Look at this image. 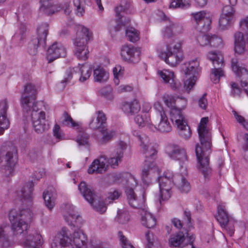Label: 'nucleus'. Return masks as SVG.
I'll use <instances>...</instances> for the list:
<instances>
[{
    "instance_id": "nucleus-1",
    "label": "nucleus",
    "mask_w": 248,
    "mask_h": 248,
    "mask_svg": "<svg viewBox=\"0 0 248 248\" xmlns=\"http://www.w3.org/2000/svg\"><path fill=\"white\" fill-rule=\"evenodd\" d=\"M37 90L35 86L31 83L27 84L22 94L21 103L23 109L31 112V122L33 128L38 134L42 133L48 128L46 124V113L39 111V103L35 101Z\"/></svg>"
},
{
    "instance_id": "nucleus-2",
    "label": "nucleus",
    "mask_w": 248,
    "mask_h": 248,
    "mask_svg": "<svg viewBox=\"0 0 248 248\" xmlns=\"http://www.w3.org/2000/svg\"><path fill=\"white\" fill-rule=\"evenodd\" d=\"M208 117L202 118L198 126V134L200 144L196 146V154L198 159V167L201 170H208L209 166V154L211 147V135L207 127Z\"/></svg>"
},
{
    "instance_id": "nucleus-3",
    "label": "nucleus",
    "mask_w": 248,
    "mask_h": 248,
    "mask_svg": "<svg viewBox=\"0 0 248 248\" xmlns=\"http://www.w3.org/2000/svg\"><path fill=\"white\" fill-rule=\"evenodd\" d=\"M87 242V236L82 230L75 231L71 234L63 228L54 239L51 248H86Z\"/></svg>"
},
{
    "instance_id": "nucleus-4",
    "label": "nucleus",
    "mask_w": 248,
    "mask_h": 248,
    "mask_svg": "<svg viewBox=\"0 0 248 248\" xmlns=\"http://www.w3.org/2000/svg\"><path fill=\"white\" fill-rule=\"evenodd\" d=\"M33 217V212L30 208L11 210L8 217L14 235L23 236L29 228V223Z\"/></svg>"
},
{
    "instance_id": "nucleus-5",
    "label": "nucleus",
    "mask_w": 248,
    "mask_h": 248,
    "mask_svg": "<svg viewBox=\"0 0 248 248\" xmlns=\"http://www.w3.org/2000/svg\"><path fill=\"white\" fill-rule=\"evenodd\" d=\"M92 37V33L88 28L82 26L78 27L74 45L75 55L79 60H86L88 58L89 51L87 43Z\"/></svg>"
},
{
    "instance_id": "nucleus-6",
    "label": "nucleus",
    "mask_w": 248,
    "mask_h": 248,
    "mask_svg": "<svg viewBox=\"0 0 248 248\" xmlns=\"http://www.w3.org/2000/svg\"><path fill=\"white\" fill-rule=\"evenodd\" d=\"M0 166L6 170H13L17 161V151L12 144H6L2 147Z\"/></svg>"
},
{
    "instance_id": "nucleus-7",
    "label": "nucleus",
    "mask_w": 248,
    "mask_h": 248,
    "mask_svg": "<svg viewBox=\"0 0 248 248\" xmlns=\"http://www.w3.org/2000/svg\"><path fill=\"white\" fill-rule=\"evenodd\" d=\"M144 140L143 143L140 144L141 152L145 158L142 165V170H158V168L154 162L157 155V150L150 143L149 139L145 138Z\"/></svg>"
},
{
    "instance_id": "nucleus-8",
    "label": "nucleus",
    "mask_w": 248,
    "mask_h": 248,
    "mask_svg": "<svg viewBox=\"0 0 248 248\" xmlns=\"http://www.w3.org/2000/svg\"><path fill=\"white\" fill-rule=\"evenodd\" d=\"M185 66L184 72L186 78L184 81V88L189 93L195 85L201 69L199 68V62L197 60L185 63Z\"/></svg>"
},
{
    "instance_id": "nucleus-9",
    "label": "nucleus",
    "mask_w": 248,
    "mask_h": 248,
    "mask_svg": "<svg viewBox=\"0 0 248 248\" xmlns=\"http://www.w3.org/2000/svg\"><path fill=\"white\" fill-rule=\"evenodd\" d=\"M170 115L171 121L177 126L179 135L185 140L189 139L192 133L184 115L179 110L174 109L170 112Z\"/></svg>"
},
{
    "instance_id": "nucleus-10",
    "label": "nucleus",
    "mask_w": 248,
    "mask_h": 248,
    "mask_svg": "<svg viewBox=\"0 0 248 248\" xmlns=\"http://www.w3.org/2000/svg\"><path fill=\"white\" fill-rule=\"evenodd\" d=\"M78 190L84 199L93 207V208L101 213H104L107 207L103 202L96 203L94 201L95 194L93 190L88 186L84 182H81L78 185Z\"/></svg>"
},
{
    "instance_id": "nucleus-11",
    "label": "nucleus",
    "mask_w": 248,
    "mask_h": 248,
    "mask_svg": "<svg viewBox=\"0 0 248 248\" xmlns=\"http://www.w3.org/2000/svg\"><path fill=\"white\" fill-rule=\"evenodd\" d=\"M34 183L30 181L25 184L20 189L15 193L16 200L19 201L23 205L31 208L33 203Z\"/></svg>"
},
{
    "instance_id": "nucleus-12",
    "label": "nucleus",
    "mask_w": 248,
    "mask_h": 248,
    "mask_svg": "<svg viewBox=\"0 0 248 248\" xmlns=\"http://www.w3.org/2000/svg\"><path fill=\"white\" fill-rule=\"evenodd\" d=\"M122 160L121 158L115 155V156L107 160L104 156H101L95 159L90 166L88 170H106L109 169H115L119 163Z\"/></svg>"
},
{
    "instance_id": "nucleus-13",
    "label": "nucleus",
    "mask_w": 248,
    "mask_h": 248,
    "mask_svg": "<svg viewBox=\"0 0 248 248\" xmlns=\"http://www.w3.org/2000/svg\"><path fill=\"white\" fill-rule=\"evenodd\" d=\"M216 218L221 227L227 230L231 236L232 235L234 231L233 221L229 216L224 203L220 202L218 204Z\"/></svg>"
},
{
    "instance_id": "nucleus-14",
    "label": "nucleus",
    "mask_w": 248,
    "mask_h": 248,
    "mask_svg": "<svg viewBox=\"0 0 248 248\" xmlns=\"http://www.w3.org/2000/svg\"><path fill=\"white\" fill-rule=\"evenodd\" d=\"M237 0H229L230 5L223 7L219 20V25L222 30H225L230 26L234 19L235 10L234 6Z\"/></svg>"
},
{
    "instance_id": "nucleus-15",
    "label": "nucleus",
    "mask_w": 248,
    "mask_h": 248,
    "mask_svg": "<svg viewBox=\"0 0 248 248\" xmlns=\"http://www.w3.org/2000/svg\"><path fill=\"white\" fill-rule=\"evenodd\" d=\"M167 151L171 158L179 161L180 170H187L185 162L187 161V155L186 151L180 149L178 145L170 144L168 146Z\"/></svg>"
},
{
    "instance_id": "nucleus-16",
    "label": "nucleus",
    "mask_w": 248,
    "mask_h": 248,
    "mask_svg": "<svg viewBox=\"0 0 248 248\" xmlns=\"http://www.w3.org/2000/svg\"><path fill=\"white\" fill-rule=\"evenodd\" d=\"M174 53H170L166 51H161L159 56L171 66H175L181 62L184 58L183 53L180 51V46L176 44L173 46Z\"/></svg>"
},
{
    "instance_id": "nucleus-17",
    "label": "nucleus",
    "mask_w": 248,
    "mask_h": 248,
    "mask_svg": "<svg viewBox=\"0 0 248 248\" xmlns=\"http://www.w3.org/2000/svg\"><path fill=\"white\" fill-rule=\"evenodd\" d=\"M232 68L236 76L241 79V87L248 95V70L245 67L239 66L235 58L232 59Z\"/></svg>"
},
{
    "instance_id": "nucleus-18",
    "label": "nucleus",
    "mask_w": 248,
    "mask_h": 248,
    "mask_svg": "<svg viewBox=\"0 0 248 248\" xmlns=\"http://www.w3.org/2000/svg\"><path fill=\"white\" fill-rule=\"evenodd\" d=\"M66 55V49L61 43L55 42L47 49V59L49 62L60 57H64Z\"/></svg>"
},
{
    "instance_id": "nucleus-19",
    "label": "nucleus",
    "mask_w": 248,
    "mask_h": 248,
    "mask_svg": "<svg viewBox=\"0 0 248 248\" xmlns=\"http://www.w3.org/2000/svg\"><path fill=\"white\" fill-rule=\"evenodd\" d=\"M140 54V49L131 45L124 46L121 48V56L124 60L126 61L132 62H138Z\"/></svg>"
},
{
    "instance_id": "nucleus-20",
    "label": "nucleus",
    "mask_w": 248,
    "mask_h": 248,
    "mask_svg": "<svg viewBox=\"0 0 248 248\" xmlns=\"http://www.w3.org/2000/svg\"><path fill=\"white\" fill-rule=\"evenodd\" d=\"M192 16L198 25V29L202 32H206L210 29L211 20L205 11H200L193 13Z\"/></svg>"
},
{
    "instance_id": "nucleus-21",
    "label": "nucleus",
    "mask_w": 248,
    "mask_h": 248,
    "mask_svg": "<svg viewBox=\"0 0 248 248\" xmlns=\"http://www.w3.org/2000/svg\"><path fill=\"white\" fill-rule=\"evenodd\" d=\"M125 193L128 203L131 207L140 208L143 206L145 200L142 195L137 196L131 188H127L125 189Z\"/></svg>"
},
{
    "instance_id": "nucleus-22",
    "label": "nucleus",
    "mask_w": 248,
    "mask_h": 248,
    "mask_svg": "<svg viewBox=\"0 0 248 248\" xmlns=\"http://www.w3.org/2000/svg\"><path fill=\"white\" fill-rule=\"evenodd\" d=\"M141 107L139 101L136 99L124 101L122 104V109L124 112L127 116L134 115L138 113Z\"/></svg>"
},
{
    "instance_id": "nucleus-23",
    "label": "nucleus",
    "mask_w": 248,
    "mask_h": 248,
    "mask_svg": "<svg viewBox=\"0 0 248 248\" xmlns=\"http://www.w3.org/2000/svg\"><path fill=\"white\" fill-rule=\"evenodd\" d=\"M158 74L162 78L163 81L169 84V86L173 90L178 89L180 86L179 83H177L175 80L173 72L164 69L158 71Z\"/></svg>"
},
{
    "instance_id": "nucleus-24",
    "label": "nucleus",
    "mask_w": 248,
    "mask_h": 248,
    "mask_svg": "<svg viewBox=\"0 0 248 248\" xmlns=\"http://www.w3.org/2000/svg\"><path fill=\"white\" fill-rule=\"evenodd\" d=\"M8 108V103L6 100L0 102V135L9 128L10 123L7 118L6 111Z\"/></svg>"
},
{
    "instance_id": "nucleus-25",
    "label": "nucleus",
    "mask_w": 248,
    "mask_h": 248,
    "mask_svg": "<svg viewBox=\"0 0 248 248\" xmlns=\"http://www.w3.org/2000/svg\"><path fill=\"white\" fill-rule=\"evenodd\" d=\"M158 182L159 187H168L171 188L173 185L174 176L171 171H159Z\"/></svg>"
},
{
    "instance_id": "nucleus-26",
    "label": "nucleus",
    "mask_w": 248,
    "mask_h": 248,
    "mask_svg": "<svg viewBox=\"0 0 248 248\" xmlns=\"http://www.w3.org/2000/svg\"><path fill=\"white\" fill-rule=\"evenodd\" d=\"M186 237L182 232L171 235L169 239L168 244L170 247L182 248L187 246L189 243L185 242Z\"/></svg>"
},
{
    "instance_id": "nucleus-27",
    "label": "nucleus",
    "mask_w": 248,
    "mask_h": 248,
    "mask_svg": "<svg viewBox=\"0 0 248 248\" xmlns=\"http://www.w3.org/2000/svg\"><path fill=\"white\" fill-rule=\"evenodd\" d=\"M173 181L174 184L181 192L187 193L191 190L190 183L184 175L178 174L174 176Z\"/></svg>"
},
{
    "instance_id": "nucleus-28",
    "label": "nucleus",
    "mask_w": 248,
    "mask_h": 248,
    "mask_svg": "<svg viewBox=\"0 0 248 248\" xmlns=\"http://www.w3.org/2000/svg\"><path fill=\"white\" fill-rule=\"evenodd\" d=\"M134 121L139 127H147L152 131H154L155 126L152 124L149 113H142L137 115L134 118Z\"/></svg>"
},
{
    "instance_id": "nucleus-29",
    "label": "nucleus",
    "mask_w": 248,
    "mask_h": 248,
    "mask_svg": "<svg viewBox=\"0 0 248 248\" xmlns=\"http://www.w3.org/2000/svg\"><path fill=\"white\" fill-rule=\"evenodd\" d=\"M43 241L42 236L38 233L29 235L24 242L26 248H41Z\"/></svg>"
},
{
    "instance_id": "nucleus-30",
    "label": "nucleus",
    "mask_w": 248,
    "mask_h": 248,
    "mask_svg": "<svg viewBox=\"0 0 248 248\" xmlns=\"http://www.w3.org/2000/svg\"><path fill=\"white\" fill-rule=\"evenodd\" d=\"M64 210V217L65 221L69 225L74 226V222L80 218V217L76 214L75 207L73 205L67 203L65 205Z\"/></svg>"
},
{
    "instance_id": "nucleus-31",
    "label": "nucleus",
    "mask_w": 248,
    "mask_h": 248,
    "mask_svg": "<svg viewBox=\"0 0 248 248\" xmlns=\"http://www.w3.org/2000/svg\"><path fill=\"white\" fill-rule=\"evenodd\" d=\"M235 52L238 55L244 54L247 52L243 33L237 31L234 34Z\"/></svg>"
},
{
    "instance_id": "nucleus-32",
    "label": "nucleus",
    "mask_w": 248,
    "mask_h": 248,
    "mask_svg": "<svg viewBox=\"0 0 248 248\" xmlns=\"http://www.w3.org/2000/svg\"><path fill=\"white\" fill-rule=\"evenodd\" d=\"M141 216V223L144 226L152 228L156 225V219L151 213L141 209L140 211Z\"/></svg>"
},
{
    "instance_id": "nucleus-33",
    "label": "nucleus",
    "mask_w": 248,
    "mask_h": 248,
    "mask_svg": "<svg viewBox=\"0 0 248 248\" xmlns=\"http://www.w3.org/2000/svg\"><path fill=\"white\" fill-rule=\"evenodd\" d=\"M107 118L105 114L102 111L97 112V116L93 118L89 124L90 127L93 130L101 129L105 126Z\"/></svg>"
},
{
    "instance_id": "nucleus-34",
    "label": "nucleus",
    "mask_w": 248,
    "mask_h": 248,
    "mask_svg": "<svg viewBox=\"0 0 248 248\" xmlns=\"http://www.w3.org/2000/svg\"><path fill=\"white\" fill-rule=\"evenodd\" d=\"M207 57L214 67H222L224 65L223 56L219 51H211L208 53Z\"/></svg>"
},
{
    "instance_id": "nucleus-35",
    "label": "nucleus",
    "mask_w": 248,
    "mask_h": 248,
    "mask_svg": "<svg viewBox=\"0 0 248 248\" xmlns=\"http://www.w3.org/2000/svg\"><path fill=\"white\" fill-rule=\"evenodd\" d=\"M101 134V137L98 141L101 144H105L112 140L115 136V131L109 128H107L105 126L99 130Z\"/></svg>"
},
{
    "instance_id": "nucleus-36",
    "label": "nucleus",
    "mask_w": 248,
    "mask_h": 248,
    "mask_svg": "<svg viewBox=\"0 0 248 248\" xmlns=\"http://www.w3.org/2000/svg\"><path fill=\"white\" fill-rule=\"evenodd\" d=\"M43 198L46 206L49 210H51L55 205L56 194L54 189H53L52 190L50 189V191L48 190L44 191Z\"/></svg>"
},
{
    "instance_id": "nucleus-37",
    "label": "nucleus",
    "mask_w": 248,
    "mask_h": 248,
    "mask_svg": "<svg viewBox=\"0 0 248 248\" xmlns=\"http://www.w3.org/2000/svg\"><path fill=\"white\" fill-rule=\"evenodd\" d=\"M115 11L116 13V16L119 19H120L122 17L121 13H132L133 11V8L130 2L124 1V2H122L120 5L116 7Z\"/></svg>"
},
{
    "instance_id": "nucleus-38",
    "label": "nucleus",
    "mask_w": 248,
    "mask_h": 248,
    "mask_svg": "<svg viewBox=\"0 0 248 248\" xmlns=\"http://www.w3.org/2000/svg\"><path fill=\"white\" fill-rule=\"evenodd\" d=\"M160 118V122L157 124V127L155 126V129H157L161 133H169L171 131L172 127L168 120L167 115H161L159 117Z\"/></svg>"
},
{
    "instance_id": "nucleus-39",
    "label": "nucleus",
    "mask_w": 248,
    "mask_h": 248,
    "mask_svg": "<svg viewBox=\"0 0 248 248\" xmlns=\"http://www.w3.org/2000/svg\"><path fill=\"white\" fill-rule=\"evenodd\" d=\"M93 77L95 81L104 83L108 79L109 74L103 68L98 66L94 70Z\"/></svg>"
},
{
    "instance_id": "nucleus-40",
    "label": "nucleus",
    "mask_w": 248,
    "mask_h": 248,
    "mask_svg": "<svg viewBox=\"0 0 248 248\" xmlns=\"http://www.w3.org/2000/svg\"><path fill=\"white\" fill-rule=\"evenodd\" d=\"M48 33V24L43 23L39 25L37 30V36L36 37L44 44L46 43V36Z\"/></svg>"
},
{
    "instance_id": "nucleus-41",
    "label": "nucleus",
    "mask_w": 248,
    "mask_h": 248,
    "mask_svg": "<svg viewBox=\"0 0 248 248\" xmlns=\"http://www.w3.org/2000/svg\"><path fill=\"white\" fill-rule=\"evenodd\" d=\"M8 231L9 227L6 225L0 226V242L3 247H8L10 246Z\"/></svg>"
},
{
    "instance_id": "nucleus-42",
    "label": "nucleus",
    "mask_w": 248,
    "mask_h": 248,
    "mask_svg": "<svg viewBox=\"0 0 248 248\" xmlns=\"http://www.w3.org/2000/svg\"><path fill=\"white\" fill-rule=\"evenodd\" d=\"M79 70L80 72V77L79 79L80 82H84L91 76L92 69L90 65L85 64L80 66Z\"/></svg>"
},
{
    "instance_id": "nucleus-43",
    "label": "nucleus",
    "mask_w": 248,
    "mask_h": 248,
    "mask_svg": "<svg viewBox=\"0 0 248 248\" xmlns=\"http://www.w3.org/2000/svg\"><path fill=\"white\" fill-rule=\"evenodd\" d=\"M76 141L80 148H88L90 146L89 136L86 133L83 132L79 134Z\"/></svg>"
},
{
    "instance_id": "nucleus-44",
    "label": "nucleus",
    "mask_w": 248,
    "mask_h": 248,
    "mask_svg": "<svg viewBox=\"0 0 248 248\" xmlns=\"http://www.w3.org/2000/svg\"><path fill=\"white\" fill-rule=\"evenodd\" d=\"M45 44L44 43L41 42V41L38 38L36 37L33 38L28 44V52L31 55H35L37 53V48L39 46L44 45Z\"/></svg>"
},
{
    "instance_id": "nucleus-45",
    "label": "nucleus",
    "mask_w": 248,
    "mask_h": 248,
    "mask_svg": "<svg viewBox=\"0 0 248 248\" xmlns=\"http://www.w3.org/2000/svg\"><path fill=\"white\" fill-rule=\"evenodd\" d=\"M223 76H224V72L222 67H214L211 70L210 78L214 83H218L220 78Z\"/></svg>"
},
{
    "instance_id": "nucleus-46",
    "label": "nucleus",
    "mask_w": 248,
    "mask_h": 248,
    "mask_svg": "<svg viewBox=\"0 0 248 248\" xmlns=\"http://www.w3.org/2000/svg\"><path fill=\"white\" fill-rule=\"evenodd\" d=\"M139 32L133 27H129L125 30L126 36L130 42H135L140 39Z\"/></svg>"
},
{
    "instance_id": "nucleus-47",
    "label": "nucleus",
    "mask_w": 248,
    "mask_h": 248,
    "mask_svg": "<svg viewBox=\"0 0 248 248\" xmlns=\"http://www.w3.org/2000/svg\"><path fill=\"white\" fill-rule=\"evenodd\" d=\"M130 219L129 215L125 210L119 209L115 220L120 224H126Z\"/></svg>"
},
{
    "instance_id": "nucleus-48",
    "label": "nucleus",
    "mask_w": 248,
    "mask_h": 248,
    "mask_svg": "<svg viewBox=\"0 0 248 248\" xmlns=\"http://www.w3.org/2000/svg\"><path fill=\"white\" fill-rule=\"evenodd\" d=\"M128 147V144L122 140L118 141L115 147V155L118 156V158H122L124 156V153Z\"/></svg>"
},
{
    "instance_id": "nucleus-49",
    "label": "nucleus",
    "mask_w": 248,
    "mask_h": 248,
    "mask_svg": "<svg viewBox=\"0 0 248 248\" xmlns=\"http://www.w3.org/2000/svg\"><path fill=\"white\" fill-rule=\"evenodd\" d=\"M176 98L177 96L166 93L163 96V100L164 103L172 110V108H175Z\"/></svg>"
},
{
    "instance_id": "nucleus-50",
    "label": "nucleus",
    "mask_w": 248,
    "mask_h": 248,
    "mask_svg": "<svg viewBox=\"0 0 248 248\" xmlns=\"http://www.w3.org/2000/svg\"><path fill=\"white\" fill-rule=\"evenodd\" d=\"M73 2L77 15L82 16L85 13V4L83 1L82 0H73Z\"/></svg>"
},
{
    "instance_id": "nucleus-51",
    "label": "nucleus",
    "mask_w": 248,
    "mask_h": 248,
    "mask_svg": "<svg viewBox=\"0 0 248 248\" xmlns=\"http://www.w3.org/2000/svg\"><path fill=\"white\" fill-rule=\"evenodd\" d=\"M190 5L189 0H173L170 3V7L187 8Z\"/></svg>"
},
{
    "instance_id": "nucleus-52",
    "label": "nucleus",
    "mask_w": 248,
    "mask_h": 248,
    "mask_svg": "<svg viewBox=\"0 0 248 248\" xmlns=\"http://www.w3.org/2000/svg\"><path fill=\"white\" fill-rule=\"evenodd\" d=\"M209 45L213 47H220L223 46L222 39L216 35H210Z\"/></svg>"
},
{
    "instance_id": "nucleus-53",
    "label": "nucleus",
    "mask_w": 248,
    "mask_h": 248,
    "mask_svg": "<svg viewBox=\"0 0 248 248\" xmlns=\"http://www.w3.org/2000/svg\"><path fill=\"white\" fill-rule=\"evenodd\" d=\"M240 32L243 33V36H245L248 40V16L241 19L239 22Z\"/></svg>"
},
{
    "instance_id": "nucleus-54",
    "label": "nucleus",
    "mask_w": 248,
    "mask_h": 248,
    "mask_svg": "<svg viewBox=\"0 0 248 248\" xmlns=\"http://www.w3.org/2000/svg\"><path fill=\"white\" fill-rule=\"evenodd\" d=\"M176 102V107L175 108H172V110H170V112L173 109H177L179 110L181 113L182 114V112L181 111V109L185 108V107L186 106L187 104V99L182 96H177L176 100H175Z\"/></svg>"
},
{
    "instance_id": "nucleus-55",
    "label": "nucleus",
    "mask_w": 248,
    "mask_h": 248,
    "mask_svg": "<svg viewBox=\"0 0 248 248\" xmlns=\"http://www.w3.org/2000/svg\"><path fill=\"white\" fill-rule=\"evenodd\" d=\"M176 44H178L180 46V51L181 52H183L182 46V42L181 41H170V43H167L166 44V48L165 49L162 50L161 51H166L168 53H174V50L173 46Z\"/></svg>"
},
{
    "instance_id": "nucleus-56",
    "label": "nucleus",
    "mask_w": 248,
    "mask_h": 248,
    "mask_svg": "<svg viewBox=\"0 0 248 248\" xmlns=\"http://www.w3.org/2000/svg\"><path fill=\"white\" fill-rule=\"evenodd\" d=\"M159 188L160 194L159 202L161 204L162 201L168 200L170 197L171 188H168V187H159Z\"/></svg>"
},
{
    "instance_id": "nucleus-57",
    "label": "nucleus",
    "mask_w": 248,
    "mask_h": 248,
    "mask_svg": "<svg viewBox=\"0 0 248 248\" xmlns=\"http://www.w3.org/2000/svg\"><path fill=\"white\" fill-rule=\"evenodd\" d=\"M122 20L120 21H111L109 24V30L111 34L120 30L122 27Z\"/></svg>"
},
{
    "instance_id": "nucleus-58",
    "label": "nucleus",
    "mask_w": 248,
    "mask_h": 248,
    "mask_svg": "<svg viewBox=\"0 0 248 248\" xmlns=\"http://www.w3.org/2000/svg\"><path fill=\"white\" fill-rule=\"evenodd\" d=\"M118 235L123 248H135L121 232H119Z\"/></svg>"
},
{
    "instance_id": "nucleus-59",
    "label": "nucleus",
    "mask_w": 248,
    "mask_h": 248,
    "mask_svg": "<svg viewBox=\"0 0 248 248\" xmlns=\"http://www.w3.org/2000/svg\"><path fill=\"white\" fill-rule=\"evenodd\" d=\"M232 113L237 122L243 126L248 131V120H245L244 117L239 115L236 111L233 110Z\"/></svg>"
},
{
    "instance_id": "nucleus-60",
    "label": "nucleus",
    "mask_w": 248,
    "mask_h": 248,
    "mask_svg": "<svg viewBox=\"0 0 248 248\" xmlns=\"http://www.w3.org/2000/svg\"><path fill=\"white\" fill-rule=\"evenodd\" d=\"M64 120L63 121V124L71 127H75L78 126V124L75 122L72 118L69 116L68 113L65 112L63 113Z\"/></svg>"
},
{
    "instance_id": "nucleus-61",
    "label": "nucleus",
    "mask_w": 248,
    "mask_h": 248,
    "mask_svg": "<svg viewBox=\"0 0 248 248\" xmlns=\"http://www.w3.org/2000/svg\"><path fill=\"white\" fill-rule=\"evenodd\" d=\"M197 39L201 46H207L209 44L210 35L202 33L200 34Z\"/></svg>"
},
{
    "instance_id": "nucleus-62",
    "label": "nucleus",
    "mask_w": 248,
    "mask_h": 248,
    "mask_svg": "<svg viewBox=\"0 0 248 248\" xmlns=\"http://www.w3.org/2000/svg\"><path fill=\"white\" fill-rule=\"evenodd\" d=\"M121 194V193L116 190L109 192L106 199V202L108 201L110 203L111 201L118 199Z\"/></svg>"
},
{
    "instance_id": "nucleus-63",
    "label": "nucleus",
    "mask_w": 248,
    "mask_h": 248,
    "mask_svg": "<svg viewBox=\"0 0 248 248\" xmlns=\"http://www.w3.org/2000/svg\"><path fill=\"white\" fill-rule=\"evenodd\" d=\"M199 107L202 109H206L208 105V101L206 98V94L204 93L199 98L198 101Z\"/></svg>"
},
{
    "instance_id": "nucleus-64",
    "label": "nucleus",
    "mask_w": 248,
    "mask_h": 248,
    "mask_svg": "<svg viewBox=\"0 0 248 248\" xmlns=\"http://www.w3.org/2000/svg\"><path fill=\"white\" fill-rule=\"evenodd\" d=\"M230 85L231 86V94L233 96H239L241 93V90L239 88L238 84L234 82H232Z\"/></svg>"
}]
</instances>
